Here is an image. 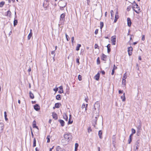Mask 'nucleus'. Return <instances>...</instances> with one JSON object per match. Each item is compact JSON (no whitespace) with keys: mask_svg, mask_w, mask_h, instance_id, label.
<instances>
[{"mask_svg":"<svg viewBox=\"0 0 151 151\" xmlns=\"http://www.w3.org/2000/svg\"><path fill=\"white\" fill-rule=\"evenodd\" d=\"M100 104L99 102H96L94 105L93 111L94 113L98 114L99 112Z\"/></svg>","mask_w":151,"mask_h":151,"instance_id":"f257e3e1","label":"nucleus"},{"mask_svg":"<svg viewBox=\"0 0 151 151\" xmlns=\"http://www.w3.org/2000/svg\"><path fill=\"white\" fill-rule=\"evenodd\" d=\"M132 8L133 10L136 13L139 14L140 12V9L139 7L137 4H136V5H134V6H132Z\"/></svg>","mask_w":151,"mask_h":151,"instance_id":"f03ea898","label":"nucleus"},{"mask_svg":"<svg viewBox=\"0 0 151 151\" xmlns=\"http://www.w3.org/2000/svg\"><path fill=\"white\" fill-rule=\"evenodd\" d=\"M71 136L70 134H66L64 135V138L65 140L68 142L71 139Z\"/></svg>","mask_w":151,"mask_h":151,"instance_id":"7ed1b4c3","label":"nucleus"},{"mask_svg":"<svg viewBox=\"0 0 151 151\" xmlns=\"http://www.w3.org/2000/svg\"><path fill=\"white\" fill-rule=\"evenodd\" d=\"M98 117V114H97L96 116L95 117V118L92 121V124L94 127H95V125L96 124V122L97 120V118Z\"/></svg>","mask_w":151,"mask_h":151,"instance_id":"20e7f679","label":"nucleus"},{"mask_svg":"<svg viewBox=\"0 0 151 151\" xmlns=\"http://www.w3.org/2000/svg\"><path fill=\"white\" fill-rule=\"evenodd\" d=\"M62 4H63V5L62 6H60V9L61 10H63V8L66 6L67 3L65 2H62Z\"/></svg>","mask_w":151,"mask_h":151,"instance_id":"39448f33","label":"nucleus"},{"mask_svg":"<svg viewBox=\"0 0 151 151\" xmlns=\"http://www.w3.org/2000/svg\"><path fill=\"white\" fill-rule=\"evenodd\" d=\"M111 42L113 45H115L116 44V36H112L111 37Z\"/></svg>","mask_w":151,"mask_h":151,"instance_id":"423d86ee","label":"nucleus"},{"mask_svg":"<svg viewBox=\"0 0 151 151\" xmlns=\"http://www.w3.org/2000/svg\"><path fill=\"white\" fill-rule=\"evenodd\" d=\"M119 18V14H118V11H116V14L115 16V19L114 21V22L116 23V22L117 21V19Z\"/></svg>","mask_w":151,"mask_h":151,"instance_id":"0eeeda50","label":"nucleus"},{"mask_svg":"<svg viewBox=\"0 0 151 151\" xmlns=\"http://www.w3.org/2000/svg\"><path fill=\"white\" fill-rule=\"evenodd\" d=\"M133 50V48L132 47H128V52L129 56L132 55V52Z\"/></svg>","mask_w":151,"mask_h":151,"instance_id":"6e6552de","label":"nucleus"},{"mask_svg":"<svg viewBox=\"0 0 151 151\" xmlns=\"http://www.w3.org/2000/svg\"><path fill=\"white\" fill-rule=\"evenodd\" d=\"M34 109L36 111H38L40 109V106L38 104H36L34 106Z\"/></svg>","mask_w":151,"mask_h":151,"instance_id":"1a4fd4ad","label":"nucleus"},{"mask_svg":"<svg viewBox=\"0 0 151 151\" xmlns=\"http://www.w3.org/2000/svg\"><path fill=\"white\" fill-rule=\"evenodd\" d=\"M56 151H66V150L62 148L60 146H58L56 149Z\"/></svg>","mask_w":151,"mask_h":151,"instance_id":"9d476101","label":"nucleus"},{"mask_svg":"<svg viewBox=\"0 0 151 151\" xmlns=\"http://www.w3.org/2000/svg\"><path fill=\"white\" fill-rule=\"evenodd\" d=\"M4 124L2 123H0V133H1L3 130L4 128Z\"/></svg>","mask_w":151,"mask_h":151,"instance_id":"9b49d317","label":"nucleus"},{"mask_svg":"<svg viewBox=\"0 0 151 151\" xmlns=\"http://www.w3.org/2000/svg\"><path fill=\"white\" fill-rule=\"evenodd\" d=\"M100 78V73L99 72L96 74L94 76V78L96 80L98 81L99 80Z\"/></svg>","mask_w":151,"mask_h":151,"instance_id":"f8f14e48","label":"nucleus"},{"mask_svg":"<svg viewBox=\"0 0 151 151\" xmlns=\"http://www.w3.org/2000/svg\"><path fill=\"white\" fill-rule=\"evenodd\" d=\"M30 32L27 37L28 40H29L31 37H32V29H30Z\"/></svg>","mask_w":151,"mask_h":151,"instance_id":"ddd939ff","label":"nucleus"},{"mask_svg":"<svg viewBox=\"0 0 151 151\" xmlns=\"http://www.w3.org/2000/svg\"><path fill=\"white\" fill-rule=\"evenodd\" d=\"M127 24L128 26L130 27L131 25L132 22L130 19L129 18H127Z\"/></svg>","mask_w":151,"mask_h":151,"instance_id":"4468645a","label":"nucleus"},{"mask_svg":"<svg viewBox=\"0 0 151 151\" xmlns=\"http://www.w3.org/2000/svg\"><path fill=\"white\" fill-rule=\"evenodd\" d=\"M53 118L55 120H57L58 119V116L57 114L55 113H53L52 114Z\"/></svg>","mask_w":151,"mask_h":151,"instance_id":"2eb2a0df","label":"nucleus"},{"mask_svg":"<svg viewBox=\"0 0 151 151\" xmlns=\"http://www.w3.org/2000/svg\"><path fill=\"white\" fill-rule=\"evenodd\" d=\"M58 121L60 122L61 126L62 127H63L64 126L65 122L63 120L61 119H60L58 120Z\"/></svg>","mask_w":151,"mask_h":151,"instance_id":"dca6fc26","label":"nucleus"},{"mask_svg":"<svg viewBox=\"0 0 151 151\" xmlns=\"http://www.w3.org/2000/svg\"><path fill=\"white\" fill-rule=\"evenodd\" d=\"M65 14L63 13L60 16V20L63 21L65 20Z\"/></svg>","mask_w":151,"mask_h":151,"instance_id":"f3484780","label":"nucleus"},{"mask_svg":"<svg viewBox=\"0 0 151 151\" xmlns=\"http://www.w3.org/2000/svg\"><path fill=\"white\" fill-rule=\"evenodd\" d=\"M102 132L101 130H99V138L101 139L102 138Z\"/></svg>","mask_w":151,"mask_h":151,"instance_id":"a211bd4d","label":"nucleus"},{"mask_svg":"<svg viewBox=\"0 0 151 151\" xmlns=\"http://www.w3.org/2000/svg\"><path fill=\"white\" fill-rule=\"evenodd\" d=\"M101 59L102 60L106 61V56L105 55L103 54L101 58Z\"/></svg>","mask_w":151,"mask_h":151,"instance_id":"6ab92c4d","label":"nucleus"},{"mask_svg":"<svg viewBox=\"0 0 151 151\" xmlns=\"http://www.w3.org/2000/svg\"><path fill=\"white\" fill-rule=\"evenodd\" d=\"M59 88L60 89V91H58V93H61L63 92V87L61 86L59 87Z\"/></svg>","mask_w":151,"mask_h":151,"instance_id":"aec40b11","label":"nucleus"},{"mask_svg":"<svg viewBox=\"0 0 151 151\" xmlns=\"http://www.w3.org/2000/svg\"><path fill=\"white\" fill-rule=\"evenodd\" d=\"M139 143L138 141H137L135 145V147H136V149L137 150L139 147Z\"/></svg>","mask_w":151,"mask_h":151,"instance_id":"412c9836","label":"nucleus"},{"mask_svg":"<svg viewBox=\"0 0 151 151\" xmlns=\"http://www.w3.org/2000/svg\"><path fill=\"white\" fill-rule=\"evenodd\" d=\"M6 16L9 17H11V12L10 10H8L7 12Z\"/></svg>","mask_w":151,"mask_h":151,"instance_id":"4be33fe9","label":"nucleus"},{"mask_svg":"<svg viewBox=\"0 0 151 151\" xmlns=\"http://www.w3.org/2000/svg\"><path fill=\"white\" fill-rule=\"evenodd\" d=\"M121 98L122 99V101H125L126 98L125 96V93H124L123 94V95L122 96H121Z\"/></svg>","mask_w":151,"mask_h":151,"instance_id":"5701e85b","label":"nucleus"},{"mask_svg":"<svg viewBox=\"0 0 151 151\" xmlns=\"http://www.w3.org/2000/svg\"><path fill=\"white\" fill-rule=\"evenodd\" d=\"M29 97L31 99H33L34 98V96L33 94L30 91L29 92Z\"/></svg>","mask_w":151,"mask_h":151,"instance_id":"b1692460","label":"nucleus"},{"mask_svg":"<svg viewBox=\"0 0 151 151\" xmlns=\"http://www.w3.org/2000/svg\"><path fill=\"white\" fill-rule=\"evenodd\" d=\"M36 122L34 120L33 122V128H36L38 129V127L36 125Z\"/></svg>","mask_w":151,"mask_h":151,"instance_id":"393cba45","label":"nucleus"},{"mask_svg":"<svg viewBox=\"0 0 151 151\" xmlns=\"http://www.w3.org/2000/svg\"><path fill=\"white\" fill-rule=\"evenodd\" d=\"M61 105V104L59 103H57L55 104V107L56 108H59L60 106Z\"/></svg>","mask_w":151,"mask_h":151,"instance_id":"a878e982","label":"nucleus"},{"mask_svg":"<svg viewBox=\"0 0 151 151\" xmlns=\"http://www.w3.org/2000/svg\"><path fill=\"white\" fill-rule=\"evenodd\" d=\"M132 134H131L129 136V138L128 140V142L129 144H130L131 143V142L132 141Z\"/></svg>","mask_w":151,"mask_h":151,"instance_id":"bb28decb","label":"nucleus"},{"mask_svg":"<svg viewBox=\"0 0 151 151\" xmlns=\"http://www.w3.org/2000/svg\"><path fill=\"white\" fill-rule=\"evenodd\" d=\"M61 95L58 94L56 96V99L58 100H60L61 99Z\"/></svg>","mask_w":151,"mask_h":151,"instance_id":"cd10ccee","label":"nucleus"},{"mask_svg":"<svg viewBox=\"0 0 151 151\" xmlns=\"http://www.w3.org/2000/svg\"><path fill=\"white\" fill-rule=\"evenodd\" d=\"M48 5L47 4H45L44 3H43V6L45 10L47 9Z\"/></svg>","mask_w":151,"mask_h":151,"instance_id":"c85d7f7f","label":"nucleus"},{"mask_svg":"<svg viewBox=\"0 0 151 151\" xmlns=\"http://www.w3.org/2000/svg\"><path fill=\"white\" fill-rule=\"evenodd\" d=\"M81 46V44H78L76 47V50L77 51H78L80 49V47Z\"/></svg>","mask_w":151,"mask_h":151,"instance_id":"c756f323","label":"nucleus"},{"mask_svg":"<svg viewBox=\"0 0 151 151\" xmlns=\"http://www.w3.org/2000/svg\"><path fill=\"white\" fill-rule=\"evenodd\" d=\"M126 80H124V79H122V84L123 86H125L126 85Z\"/></svg>","mask_w":151,"mask_h":151,"instance_id":"7c9ffc66","label":"nucleus"},{"mask_svg":"<svg viewBox=\"0 0 151 151\" xmlns=\"http://www.w3.org/2000/svg\"><path fill=\"white\" fill-rule=\"evenodd\" d=\"M36 146V140L35 138H34L33 139V147H34Z\"/></svg>","mask_w":151,"mask_h":151,"instance_id":"2f4dec72","label":"nucleus"},{"mask_svg":"<svg viewBox=\"0 0 151 151\" xmlns=\"http://www.w3.org/2000/svg\"><path fill=\"white\" fill-rule=\"evenodd\" d=\"M78 146V145L77 143H76L75 144V151H77Z\"/></svg>","mask_w":151,"mask_h":151,"instance_id":"473e14b6","label":"nucleus"},{"mask_svg":"<svg viewBox=\"0 0 151 151\" xmlns=\"http://www.w3.org/2000/svg\"><path fill=\"white\" fill-rule=\"evenodd\" d=\"M18 23L17 20L16 19H15L14 21V26H15L17 25Z\"/></svg>","mask_w":151,"mask_h":151,"instance_id":"72a5a7b5","label":"nucleus"},{"mask_svg":"<svg viewBox=\"0 0 151 151\" xmlns=\"http://www.w3.org/2000/svg\"><path fill=\"white\" fill-rule=\"evenodd\" d=\"M5 4V2L4 1H2L0 2V7H2Z\"/></svg>","mask_w":151,"mask_h":151,"instance_id":"f704fd0d","label":"nucleus"},{"mask_svg":"<svg viewBox=\"0 0 151 151\" xmlns=\"http://www.w3.org/2000/svg\"><path fill=\"white\" fill-rule=\"evenodd\" d=\"M127 76L126 75V73H125L123 75L122 79H124V80H125V79L127 78Z\"/></svg>","mask_w":151,"mask_h":151,"instance_id":"c9c22d12","label":"nucleus"},{"mask_svg":"<svg viewBox=\"0 0 151 151\" xmlns=\"http://www.w3.org/2000/svg\"><path fill=\"white\" fill-rule=\"evenodd\" d=\"M63 118L66 121H67L68 120V117L66 114H65L63 116Z\"/></svg>","mask_w":151,"mask_h":151,"instance_id":"e433bc0d","label":"nucleus"},{"mask_svg":"<svg viewBox=\"0 0 151 151\" xmlns=\"http://www.w3.org/2000/svg\"><path fill=\"white\" fill-rule=\"evenodd\" d=\"M131 131L132 132V133L131 134H132V135L133 134H135L136 132L135 130L133 128L132 129Z\"/></svg>","mask_w":151,"mask_h":151,"instance_id":"4c0bfd02","label":"nucleus"},{"mask_svg":"<svg viewBox=\"0 0 151 151\" xmlns=\"http://www.w3.org/2000/svg\"><path fill=\"white\" fill-rule=\"evenodd\" d=\"M100 29H101L104 26L103 23L102 22H101L100 23Z\"/></svg>","mask_w":151,"mask_h":151,"instance_id":"58836bf2","label":"nucleus"},{"mask_svg":"<svg viewBox=\"0 0 151 151\" xmlns=\"http://www.w3.org/2000/svg\"><path fill=\"white\" fill-rule=\"evenodd\" d=\"M79 57H78V58H77L76 59V62L77 63H78V65L80 64V62H79Z\"/></svg>","mask_w":151,"mask_h":151,"instance_id":"ea45409f","label":"nucleus"},{"mask_svg":"<svg viewBox=\"0 0 151 151\" xmlns=\"http://www.w3.org/2000/svg\"><path fill=\"white\" fill-rule=\"evenodd\" d=\"M62 2H65L64 1H62L61 0L60 1H59V6H62V5H63V4H62Z\"/></svg>","mask_w":151,"mask_h":151,"instance_id":"a19ab883","label":"nucleus"},{"mask_svg":"<svg viewBox=\"0 0 151 151\" xmlns=\"http://www.w3.org/2000/svg\"><path fill=\"white\" fill-rule=\"evenodd\" d=\"M78 79L79 81H81L82 80V77L80 75L78 76Z\"/></svg>","mask_w":151,"mask_h":151,"instance_id":"79ce46f5","label":"nucleus"},{"mask_svg":"<svg viewBox=\"0 0 151 151\" xmlns=\"http://www.w3.org/2000/svg\"><path fill=\"white\" fill-rule=\"evenodd\" d=\"M97 64H99L100 63V60H99V57H98L97 58Z\"/></svg>","mask_w":151,"mask_h":151,"instance_id":"37998d69","label":"nucleus"},{"mask_svg":"<svg viewBox=\"0 0 151 151\" xmlns=\"http://www.w3.org/2000/svg\"><path fill=\"white\" fill-rule=\"evenodd\" d=\"M72 122H73V121H70V117L69 120V121L68 122V124H71L72 123Z\"/></svg>","mask_w":151,"mask_h":151,"instance_id":"c03bdc74","label":"nucleus"},{"mask_svg":"<svg viewBox=\"0 0 151 151\" xmlns=\"http://www.w3.org/2000/svg\"><path fill=\"white\" fill-rule=\"evenodd\" d=\"M86 105L84 104H83L81 108L82 109H84V108L85 109L86 107Z\"/></svg>","mask_w":151,"mask_h":151,"instance_id":"a18cd8bd","label":"nucleus"},{"mask_svg":"<svg viewBox=\"0 0 151 151\" xmlns=\"http://www.w3.org/2000/svg\"><path fill=\"white\" fill-rule=\"evenodd\" d=\"M92 131L91 129V127H89L88 129V132L89 133L90 132Z\"/></svg>","mask_w":151,"mask_h":151,"instance_id":"49530a36","label":"nucleus"},{"mask_svg":"<svg viewBox=\"0 0 151 151\" xmlns=\"http://www.w3.org/2000/svg\"><path fill=\"white\" fill-rule=\"evenodd\" d=\"M58 88L56 87L55 88L53 89V90L55 91L56 92L58 91Z\"/></svg>","mask_w":151,"mask_h":151,"instance_id":"de8ad7c7","label":"nucleus"},{"mask_svg":"<svg viewBox=\"0 0 151 151\" xmlns=\"http://www.w3.org/2000/svg\"><path fill=\"white\" fill-rule=\"evenodd\" d=\"M111 15L112 17H113V15L114 14V11L113 10H111Z\"/></svg>","mask_w":151,"mask_h":151,"instance_id":"09e8293b","label":"nucleus"},{"mask_svg":"<svg viewBox=\"0 0 151 151\" xmlns=\"http://www.w3.org/2000/svg\"><path fill=\"white\" fill-rule=\"evenodd\" d=\"M117 67H116L115 66V65L114 64V67H113L112 69L115 70V69H117Z\"/></svg>","mask_w":151,"mask_h":151,"instance_id":"8fccbe9b","label":"nucleus"},{"mask_svg":"<svg viewBox=\"0 0 151 151\" xmlns=\"http://www.w3.org/2000/svg\"><path fill=\"white\" fill-rule=\"evenodd\" d=\"M74 37H71V41H72V43H74Z\"/></svg>","mask_w":151,"mask_h":151,"instance_id":"3c124183","label":"nucleus"},{"mask_svg":"<svg viewBox=\"0 0 151 151\" xmlns=\"http://www.w3.org/2000/svg\"><path fill=\"white\" fill-rule=\"evenodd\" d=\"M98 47H99V46L97 44H95V46H94L95 48L96 49V48H98Z\"/></svg>","mask_w":151,"mask_h":151,"instance_id":"603ef678","label":"nucleus"},{"mask_svg":"<svg viewBox=\"0 0 151 151\" xmlns=\"http://www.w3.org/2000/svg\"><path fill=\"white\" fill-rule=\"evenodd\" d=\"M65 36H66V40H67L68 41L69 40H68V38H69V37L67 35V34L66 33L65 34Z\"/></svg>","mask_w":151,"mask_h":151,"instance_id":"864d4df0","label":"nucleus"},{"mask_svg":"<svg viewBox=\"0 0 151 151\" xmlns=\"http://www.w3.org/2000/svg\"><path fill=\"white\" fill-rule=\"evenodd\" d=\"M98 32V29H96L95 32V33L96 35H97Z\"/></svg>","mask_w":151,"mask_h":151,"instance_id":"5fc2aeb1","label":"nucleus"},{"mask_svg":"<svg viewBox=\"0 0 151 151\" xmlns=\"http://www.w3.org/2000/svg\"><path fill=\"white\" fill-rule=\"evenodd\" d=\"M47 143H49L50 142V139L48 137V136L47 137Z\"/></svg>","mask_w":151,"mask_h":151,"instance_id":"6e6d98bb","label":"nucleus"},{"mask_svg":"<svg viewBox=\"0 0 151 151\" xmlns=\"http://www.w3.org/2000/svg\"><path fill=\"white\" fill-rule=\"evenodd\" d=\"M142 40H143V41L145 40V36L144 35H142Z\"/></svg>","mask_w":151,"mask_h":151,"instance_id":"4d7b16f0","label":"nucleus"},{"mask_svg":"<svg viewBox=\"0 0 151 151\" xmlns=\"http://www.w3.org/2000/svg\"><path fill=\"white\" fill-rule=\"evenodd\" d=\"M110 46H111V45H110V44H108L107 46H106V47L107 48V49L108 48H110Z\"/></svg>","mask_w":151,"mask_h":151,"instance_id":"13d9d810","label":"nucleus"},{"mask_svg":"<svg viewBox=\"0 0 151 151\" xmlns=\"http://www.w3.org/2000/svg\"><path fill=\"white\" fill-rule=\"evenodd\" d=\"M123 92V90L121 91L119 90V93H122Z\"/></svg>","mask_w":151,"mask_h":151,"instance_id":"bf43d9fd","label":"nucleus"},{"mask_svg":"<svg viewBox=\"0 0 151 151\" xmlns=\"http://www.w3.org/2000/svg\"><path fill=\"white\" fill-rule=\"evenodd\" d=\"M110 51H111V49H110V48H108L107 49V52L108 53H109V52H110Z\"/></svg>","mask_w":151,"mask_h":151,"instance_id":"052dcab7","label":"nucleus"},{"mask_svg":"<svg viewBox=\"0 0 151 151\" xmlns=\"http://www.w3.org/2000/svg\"><path fill=\"white\" fill-rule=\"evenodd\" d=\"M101 72L102 75H104L105 74V72L104 70H102Z\"/></svg>","mask_w":151,"mask_h":151,"instance_id":"680f3d73","label":"nucleus"},{"mask_svg":"<svg viewBox=\"0 0 151 151\" xmlns=\"http://www.w3.org/2000/svg\"><path fill=\"white\" fill-rule=\"evenodd\" d=\"M114 70H113L112 69V72H111V74L112 75H114Z\"/></svg>","mask_w":151,"mask_h":151,"instance_id":"e2e57ef3","label":"nucleus"},{"mask_svg":"<svg viewBox=\"0 0 151 151\" xmlns=\"http://www.w3.org/2000/svg\"><path fill=\"white\" fill-rule=\"evenodd\" d=\"M4 117H7V115L6 114V111H5L4 112Z\"/></svg>","mask_w":151,"mask_h":151,"instance_id":"0e129e2a","label":"nucleus"},{"mask_svg":"<svg viewBox=\"0 0 151 151\" xmlns=\"http://www.w3.org/2000/svg\"><path fill=\"white\" fill-rule=\"evenodd\" d=\"M31 134H32V138H34V134H33V132H32V131H31Z\"/></svg>","mask_w":151,"mask_h":151,"instance_id":"69168bd1","label":"nucleus"},{"mask_svg":"<svg viewBox=\"0 0 151 151\" xmlns=\"http://www.w3.org/2000/svg\"><path fill=\"white\" fill-rule=\"evenodd\" d=\"M55 51H53L51 52V54L52 55H55Z\"/></svg>","mask_w":151,"mask_h":151,"instance_id":"338daca9","label":"nucleus"},{"mask_svg":"<svg viewBox=\"0 0 151 151\" xmlns=\"http://www.w3.org/2000/svg\"><path fill=\"white\" fill-rule=\"evenodd\" d=\"M31 71V69L30 68H29L28 70V71L29 72H30Z\"/></svg>","mask_w":151,"mask_h":151,"instance_id":"774afa93","label":"nucleus"}]
</instances>
